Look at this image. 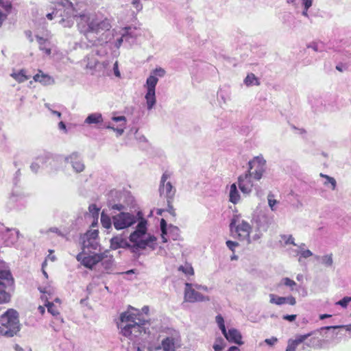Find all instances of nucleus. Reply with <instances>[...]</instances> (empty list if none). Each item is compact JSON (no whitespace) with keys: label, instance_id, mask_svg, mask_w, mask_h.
I'll use <instances>...</instances> for the list:
<instances>
[{"label":"nucleus","instance_id":"obj_1","mask_svg":"<svg viewBox=\"0 0 351 351\" xmlns=\"http://www.w3.org/2000/svg\"><path fill=\"white\" fill-rule=\"evenodd\" d=\"M146 323L145 315L140 311L132 308V311H125L120 315L118 326L124 337L132 338L142 333Z\"/></svg>","mask_w":351,"mask_h":351},{"label":"nucleus","instance_id":"obj_2","mask_svg":"<svg viewBox=\"0 0 351 351\" xmlns=\"http://www.w3.org/2000/svg\"><path fill=\"white\" fill-rule=\"evenodd\" d=\"M73 19H75L78 31L86 38L90 34H98L109 31L111 28L109 19L106 18L99 21L95 15L89 13L77 12L73 14Z\"/></svg>","mask_w":351,"mask_h":351},{"label":"nucleus","instance_id":"obj_3","mask_svg":"<svg viewBox=\"0 0 351 351\" xmlns=\"http://www.w3.org/2000/svg\"><path fill=\"white\" fill-rule=\"evenodd\" d=\"M248 165L247 171L238 178L239 188L244 194H250L252 191V177L256 180L261 179L265 171V160L262 157L256 156L248 162Z\"/></svg>","mask_w":351,"mask_h":351},{"label":"nucleus","instance_id":"obj_4","mask_svg":"<svg viewBox=\"0 0 351 351\" xmlns=\"http://www.w3.org/2000/svg\"><path fill=\"white\" fill-rule=\"evenodd\" d=\"M20 330L19 314L14 309H8L0 317V335L11 337Z\"/></svg>","mask_w":351,"mask_h":351},{"label":"nucleus","instance_id":"obj_5","mask_svg":"<svg viewBox=\"0 0 351 351\" xmlns=\"http://www.w3.org/2000/svg\"><path fill=\"white\" fill-rule=\"evenodd\" d=\"M146 225V221H140L136 226V230L130 234V241L133 243L132 247L134 248L144 250L151 242L156 240L154 236H147Z\"/></svg>","mask_w":351,"mask_h":351},{"label":"nucleus","instance_id":"obj_6","mask_svg":"<svg viewBox=\"0 0 351 351\" xmlns=\"http://www.w3.org/2000/svg\"><path fill=\"white\" fill-rule=\"evenodd\" d=\"M236 219H232L230 225L232 235L240 241L250 242V235L252 230L251 226L246 221H242L238 225H235Z\"/></svg>","mask_w":351,"mask_h":351},{"label":"nucleus","instance_id":"obj_7","mask_svg":"<svg viewBox=\"0 0 351 351\" xmlns=\"http://www.w3.org/2000/svg\"><path fill=\"white\" fill-rule=\"evenodd\" d=\"M14 280L9 271L0 270V304L8 302L10 294L5 291L8 286H12Z\"/></svg>","mask_w":351,"mask_h":351},{"label":"nucleus","instance_id":"obj_8","mask_svg":"<svg viewBox=\"0 0 351 351\" xmlns=\"http://www.w3.org/2000/svg\"><path fill=\"white\" fill-rule=\"evenodd\" d=\"M76 258L80 261L85 267L92 269L93 266L97 265L99 262L101 261L104 256L101 254L93 253L87 250H82L79 253Z\"/></svg>","mask_w":351,"mask_h":351},{"label":"nucleus","instance_id":"obj_9","mask_svg":"<svg viewBox=\"0 0 351 351\" xmlns=\"http://www.w3.org/2000/svg\"><path fill=\"white\" fill-rule=\"evenodd\" d=\"M58 5L64 8V14H61L62 19L60 23L63 24L64 27H71L73 23L71 18H73V14L77 12L73 3L70 0H60L58 2Z\"/></svg>","mask_w":351,"mask_h":351},{"label":"nucleus","instance_id":"obj_10","mask_svg":"<svg viewBox=\"0 0 351 351\" xmlns=\"http://www.w3.org/2000/svg\"><path fill=\"white\" fill-rule=\"evenodd\" d=\"M113 225L117 230L128 228L136 221V217L128 213H120L112 218Z\"/></svg>","mask_w":351,"mask_h":351},{"label":"nucleus","instance_id":"obj_11","mask_svg":"<svg viewBox=\"0 0 351 351\" xmlns=\"http://www.w3.org/2000/svg\"><path fill=\"white\" fill-rule=\"evenodd\" d=\"M158 82V78L154 75H150L146 81L147 92L145 95V99L149 110L152 109L156 104L155 88Z\"/></svg>","mask_w":351,"mask_h":351},{"label":"nucleus","instance_id":"obj_12","mask_svg":"<svg viewBox=\"0 0 351 351\" xmlns=\"http://www.w3.org/2000/svg\"><path fill=\"white\" fill-rule=\"evenodd\" d=\"M184 300L188 302L194 303L197 302L209 301L210 298L208 296H204L201 293L193 289L192 284L186 282L184 289Z\"/></svg>","mask_w":351,"mask_h":351},{"label":"nucleus","instance_id":"obj_13","mask_svg":"<svg viewBox=\"0 0 351 351\" xmlns=\"http://www.w3.org/2000/svg\"><path fill=\"white\" fill-rule=\"evenodd\" d=\"M180 342L179 336L167 337L162 339L161 345L152 351H176V345Z\"/></svg>","mask_w":351,"mask_h":351},{"label":"nucleus","instance_id":"obj_14","mask_svg":"<svg viewBox=\"0 0 351 351\" xmlns=\"http://www.w3.org/2000/svg\"><path fill=\"white\" fill-rule=\"evenodd\" d=\"M160 196L167 200V203L173 202L176 189L170 182L159 186Z\"/></svg>","mask_w":351,"mask_h":351},{"label":"nucleus","instance_id":"obj_15","mask_svg":"<svg viewBox=\"0 0 351 351\" xmlns=\"http://www.w3.org/2000/svg\"><path fill=\"white\" fill-rule=\"evenodd\" d=\"M315 332L316 331H311L304 335H298L295 339H289L285 351H295L300 344L304 343L309 337L315 335Z\"/></svg>","mask_w":351,"mask_h":351},{"label":"nucleus","instance_id":"obj_16","mask_svg":"<svg viewBox=\"0 0 351 351\" xmlns=\"http://www.w3.org/2000/svg\"><path fill=\"white\" fill-rule=\"evenodd\" d=\"M322 330H321V328L319 329L316 330L315 334L311 335L310 337L311 338L309 339H306V340H308V341L306 342V344L308 347L316 349V350L323 348L324 345L326 342V340L321 339L318 336H316V334L317 333L320 334Z\"/></svg>","mask_w":351,"mask_h":351},{"label":"nucleus","instance_id":"obj_17","mask_svg":"<svg viewBox=\"0 0 351 351\" xmlns=\"http://www.w3.org/2000/svg\"><path fill=\"white\" fill-rule=\"evenodd\" d=\"M269 302L276 305H282L288 303L291 306H294L296 304V300L295 298L292 295L288 297H281L275 294H270Z\"/></svg>","mask_w":351,"mask_h":351},{"label":"nucleus","instance_id":"obj_18","mask_svg":"<svg viewBox=\"0 0 351 351\" xmlns=\"http://www.w3.org/2000/svg\"><path fill=\"white\" fill-rule=\"evenodd\" d=\"M223 335L230 342H232L239 345H241L243 343L241 341V335L237 329H229L228 331L226 330L225 333H223Z\"/></svg>","mask_w":351,"mask_h":351},{"label":"nucleus","instance_id":"obj_19","mask_svg":"<svg viewBox=\"0 0 351 351\" xmlns=\"http://www.w3.org/2000/svg\"><path fill=\"white\" fill-rule=\"evenodd\" d=\"M34 82H39L44 86H48L54 83L53 78L48 74L44 73L41 70H38V73L34 75Z\"/></svg>","mask_w":351,"mask_h":351},{"label":"nucleus","instance_id":"obj_20","mask_svg":"<svg viewBox=\"0 0 351 351\" xmlns=\"http://www.w3.org/2000/svg\"><path fill=\"white\" fill-rule=\"evenodd\" d=\"M10 76L18 83H23L29 79V76L26 75V71L23 69L12 72Z\"/></svg>","mask_w":351,"mask_h":351},{"label":"nucleus","instance_id":"obj_21","mask_svg":"<svg viewBox=\"0 0 351 351\" xmlns=\"http://www.w3.org/2000/svg\"><path fill=\"white\" fill-rule=\"evenodd\" d=\"M98 246L97 241L83 238L82 250L91 252L93 250H97Z\"/></svg>","mask_w":351,"mask_h":351},{"label":"nucleus","instance_id":"obj_22","mask_svg":"<svg viewBox=\"0 0 351 351\" xmlns=\"http://www.w3.org/2000/svg\"><path fill=\"white\" fill-rule=\"evenodd\" d=\"M230 202L236 204L240 199V195L237 191V185L235 183L231 184L230 190Z\"/></svg>","mask_w":351,"mask_h":351},{"label":"nucleus","instance_id":"obj_23","mask_svg":"<svg viewBox=\"0 0 351 351\" xmlns=\"http://www.w3.org/2000/svg\"><path fill=\"white\" fill-rule=\"evenodd\" d=\"M36 38L38 43L39 49L45 51L46 54L50 55L51 53V49L45 47L46 44L48 43V40L40 36H36Z\"/></svg>","mask_w":351,"mask_h":351},{"label":"nucleus","instance_id":"obj_24","mask_svg":"<svg viewBox=\"0 0 351 351\" xmlns=\"http://www.w3.org/2000/svg\"><path fill=\"white\" fill-rule=\"evenodd\" d=\"M71 162L72 166L73 169L77 172H82L84 169V165L82 163V162L78 159L77 156H71Z\"/></svg>","mask_w":351,"mask_h":351},{"label":"nucleus","instance_id":"obj_25","mask_svg":"<svg viewBox=\"0 0 351 351\" xmlns=\"http://www.w3.org/2000/svg\"><path fill=\"white\" fill-rule=\"evenodd\" d=\"M103 119L100 113H93L89 114L85 120V122L88 124L99 123L102 122Z\"/></svg>","mask_w":351,"mask_h":351},{"label":"nucleus","instance_id":"obj_26","mask_svg":"<svg viewBox=\"0 0 351 351\" xmlns=\"http://www.w3.org/2000/svg\"><path fill=\"white\" fill-rule=\"evenodd\" d=\"M244 82L246 86H252L253 84L258 86L260 85V82L258 79L255 76L253 73L248 74L245 79L244 80Z\"/></svg>","mask_w":351,"mask_h":351},{"label":"nucleus","instance_id":"obj_27","mask_svg":"<svg viewBox=\"0 0 351 351\" xmlns=\"http://www.w3.org/2000/svg\"><path fill=\"white\" fill-rule=\"evenodd\" d=\"M178 270L184 273L186 276H193L194 270L191 264L186 263L184 265H180Z\"/></svg>","mask_w":351,"mask_h":351},{"label":"nucleus","instance_id":"obj_28","mask_svg":"<svg viewBox=\"0 0 351 351\" xmlns=\"http://www.w3.org/2000/svg\"><path fill=\"white\" fill-rule=\"evenodd\" d=\"M281 285L289 287L291 290H293L294 287L296 286V282L289 278H284L282 279L280 283L278 285V287H280Z\"/></svg>","mask_w":351,"mask_h":351},{"label":"nucleus","instance_id":"obj_29","mask_svg":"<svg viewBox=\"0 0 351 351\" xmlns=\"http://www.w3.org/2000/svg\"><path fill=\"white\" fill-rule=\"evenodd\" d=\"M45 305L47 307L48 312L51 313L52 315L56 316L59 315V309L57 308L56 306L54 305L53 302L47 301Z\"/></svg>","mask_w":351,"mask_h":351},{"label":"nucleus","instance_id":"obj_30","mask_svg":"<svg viewBox=\"0 0 351 351\" xmlns=\"http://www.w3.org/2000/svg\"><path fill=\"white\" fill-rule=\"evenodd\" d=\"M99 232L97 230H88L84 235L83 238L97 241Z\"/></svg>","mask_w":351,"mask_h":351},{"label":"nucleus","instance_id":"obj_31","mask_svg":"<svg viewBox=\"0 0 351 351\" xmlns=\"http://www.w3.org/2000/svg\"><path fill=\"white\" fill-rule=\"evenodd\" d=\"M101 222L105 228H109L111 227L112 222L110 218L105 215L104 213H101Z\"/></svg>","mask_w":351,"mask_h":351},{"label":"nucleus","instance_id":"obj_32","mask_svg":"<svg viewBox=\"0 0 351 351\" xmlns=\"http://www.w3.org/2000/svg\"><path fill=\"white\" fill-rule=\"evenodd\" d=\"M215 320L222 333H225L226 328L225 326L223 317L221 315H217L215 317Z\"/></svg>","mask_w":351,"mask_h":351},{"label":"nucleus","instance_id":"obj_33","mask_svg":"<svg viewBox=\"0 0 351 351\" xmlns=\"http://www.w3.org/2000/svg\"><path fill=\"white\" fill-rule=\"evenodd\" d=\"M267 199H268V204H269L271 210L273 211L275 210H276L275 205L277 204L278 203V202L274 199V195L272 194L271 193H269L267 196Z\"/></svg>","mask_w":351,"mask_h":351},{"label":"nucleus","instance_id":"obj_34","mask_svg":"<svg viewBox=\"0 0 351 351\" xmlns=\"http://www.w3.org/2000/svg\"><path fill=\"white\" fill-rule=\"evenodd\" d=\"M320 176L323 177V178H325L326 180H327V182H325V184H327L328 183H330L331 184V189L332 190H334L336 187V181L335 180L332 178V177H330L327 175H324L323 173H320Z\"/></svg>","mask_w":351,"mask_h":351},{"label":"nucleus","instance_id":"obj_35","mask_svg":"<svg viewBox=\"0 0 351 351\" xmlns=\"http://www.w3.org/2000/svg\"><path fill=\"white\" fill-rule=\"evenodd\" d=\"M5 12V14H7V15L10 13L11 10H12V3L10 2V1H4L3 0L2 1V3L0 5Z\"/></svg>","mask_w":351,"mask_h":351},{"label":"nucleus","instance_id":"obj_36","mask_svg":"<svg viewBox=\"0 0 351 351\" xmlns=\"http://www.w3.org/2000/svg\"><path fill=\"white\" fill-rule=\"evenodd\" d=\"M350 301H351V297L346 296L343 299H341V300L338 301L336 303V304L337 305H339V306H342L343 308H346Z\"/></svg>","mask_w":351,"mask_h":351},{"label":"nucleus","instance_id":"obj_37","mask_svg":"<svg viewBox=\"0 0 351 351\" xmlns=\"http://www.w3.org/2000/svg\"><path fill=\"white\" fill-rule=\"evenodd\" d=\"M322 262L326 266H331L333 263L332 254H328L322 257Z\"/></svg>","mask_w":351,"mask_h":351},{"label":"nucleus","instance_id":"obj_38","mask_svg":"<svg viewBox=\"0 0 351 351\" xmlns=\"http://www.w3.org/2000/svg\"><path fill=\"white\" fill-rule=\"evenodd\" d=\"M345 328L346 330L351 331V324L346 325V326H324L321 328V330H330L332 328Z\"/></svg>","mask_w":351,"mask_h":351},{"label":"nucleus","instance_id":"obj_39","mask_svg":"<svg viewBox=\"0 0 351 351\" xmlns=\"http://www.w3.org/2000/svg\"><path fill=\"white\" fill-rule=\"evenodd\" d=\"M89 211L93 213V217L97 219L99 216V209L95 204H92L88 208Z\"/></svg>","mask_w":351,"mask_h":351},{"label":"nucleus","instance_id":"obj_40","mask_svg":"<svg viewBox=\"0 0 351 351\" xmlns=\"http://www.w3.org/2000/svg\"><path fill=\"white\" fill-rule=\"evenodd\" d=\"M54 252V251L53 250H49V255L47 256V258L45 259V261L43 262V267H44L46 264H47V259L50 260L51 261L53 262L56 261V258L54 255H53V253Z\"/></svg>","mask_w":351,"mask_h":351},{"label":"nucleus","instance_id":"obj_41","mask_svg":"<svg viewBox=\"0 0 351 351\" xmlns=\"http://www.w3.org/2000/svg\"><path fill=\"white\" fill-rule=\"evenodd\" d=\"M133 7L137 10V12H140L143 9V5L141 3L140 0H132L131 2Z\"/></svg>","mask_w":351,"mask_h":351},{"label":"nucleus","instance_id":"obj_42","mask_svg":"<svg viewBox=\"0 0 351 351\" xmlns=\"http://www.w3.org/2000/svg\"><path fill=\"white\" fill-rule=\"evenodd\" d=\"M226 245L232 252H234V248L239 245V243L237 242L232 241H227Z\"/></svg>","mask_w":351,"mask_h":351},{"label":"nucleus","instance_id":"obj_43","mask_svg":"<svg viewBox=\"0 0 351 351\" xmlns=\"http://www.w3.org/2000/svg\"><path fill=\"white\" fill-rule=\"evenodd\" d=\"M282 238L285 240V244H292L293 245H295L294 243V239L291 235L287 237L285 235L282 236Z\"/></svg>","mask_w":351,"mask_h":351},{"label":"nucleus","instance_id":"obj_44","mask_svg":"<svg viewBox=\"0 0 351 351\" xmlns=\"http://www.w3.org/2000/svg\"><path fill=\"white\" fill-rule=\"evenodd\" d=\"M112 120L114 121H123L122 126L125 128V125L126 124V118L124 116H119V117H113Z\"/></svg>","mask_w":351,"mask_h":351},{"label":"nucleus","instance_id":"obj_45","mask_svg":"<svg viewBox=\"0 0 351 351\" xmlns=\"http://www.w3.org/2000/svg\"><path fill=\"white\" fill-rule=\"evenodd\" d=\"M160 229L162 234H167V223L164 219L160 221Z\"/></svg>","mask_w":351,"mask_h":351},{"label":"nucleus","instance_id":"obj_46","mask_svg":"<svg viewBox=\"0 0 351 351\" xmlns=\"http://www.w3.org/2000/svg\"><path fill=\"white\" fill-rule=\"evenodd\" d=\"M173 203L171 202V204L167 203V212H169L171 215L175 216L176 215V210L173 206Z\"/></svg>","mask_w":351,"mask_h":351},{"label":"nucleus","instance_id":"obj_47","mask_svg":"<svg viewBox=\"0 0 351 351\" xmlns=\"http://www.w3.org/2000/svg\"><path fill=\"white\" fill-rule=\"evenodd\" d=\"M278 341V339L276 337H271L270 339H266L265 342L269 346H274Z\"/></svg>","mask_w":351,"mask_h":351},{"label":"nucleus","instance_id":"obj_48","mask_svg":"<svg viewBox=\"0 0 351 351\" xmlns=\"http://www.w3.org/2000/svg\"><path fill=\"white\" fill-rule=\"evenodd\" d=\"M169 175L167 172L164 173L161 177L160 185L165 184L167 182V180L169 178Z\"/></svg>","mask_w":351,"mask_h":351},{"label":"nucleus","instance_id":"obj_49","mask_svg":"<svg viewBox=\"0 0 351 351\" xmlns=\"http://www.w3.org/2000/svg\"><path fill=\"white\" fill-rule=\"evenodd\" d=\"M296 315H285L282 318L289 322H293L296 319Z\"/></svg>","mask_w":351,"mask_h":351},{"label":"nucleus","instance_id":"obj_50","mask_svg":"<svg viewBox=\"0 0 351 351\" xmlns=\"http://www.w3.org/2000/svg\"><path fill=\"white\" fill-rule=\"evenodd\" d=\"M153 73L155 74V75H157L160 77H162L165 75V71L162 68H159V69H156Z\"/></svg>","mask_w":351,"mask_h":351},{"label":"nucleus","instance_id":"obj_51","mask_svg":"<svg viewBox=\"0 0 351 351\" xmlns=\"http://www.w3.org/2000/svg\"><path fill=\"white\" fill-rule=\"evenodd\" d=\"M312 252L309 250H306L302 252L301 255L304 258H308L312 256Z\"/></svg>","mask_w":351,"mask_h":351},{"label":"nucleus","instance_id":"obj_52","mask_svg":"<svg viewBox=\"0 0 351 351\" xmlns=\"http://www.w3.org/2000/svg\"><path fill=\"white\" fill-rule=\"evenodd\" d=\"M304 8L306 10H308V9L312 5L313 0H303Z\"/></svg>","mask_w":351,"mask_h":351},{"label":"nucleus","instance_id":"obj_53","mask_svg":"<svg viewBox=\"0 0 351 351\" xmlns=\"http://www.w3.org/2000/svg\"><path fill=\"white\" fill-rule=\"evenodd\" d=\"M49 231L55 232V233L58 234V235L63 237V234L60 232V231L57 228H51L49 230Z\"/></svg>","mask_w":351,"mask_h":351},{"label":"nucleus","instance_id":"obj_54","mask_svg":"<svg viewBox=\"0 0 351 351\" xmlns=\"http://www.w3.org/2000/svg\"><path fill=\"white\" fill-rule=\"evenodd\" d=\"M38 312H39L42 315H43L45 314V307H44V306H39L38 307Z\"/></svg>","mask_w":351,"mask_h":351},{"label":"nucleus","instance_id":"obj_55","mask_svg":"<svg viewBox=\"0 0 351 351\" xmlns=\"http://www.w3.org/2000/svg\"><path fill=\"white\" fill-rule=\"evenodd\" d=\"M58 127L60 130H64L66 131V125L65 123L63 122V121H60L59 123H58Z\"/></svg>","mask_w":351,"mask_h":351},{"label":"nucleus","instance_id":"obj_56","mask_svg":"<svg viewBox=\"0 0 351 351\" xmlns=\"http://www.w3.org/2000/svg\"><path fill=\"white\" fill-rule=\"evenodd\" d=\"M213 348L215 351H221L222 350V346L218 344H215L213 346Z\"/></svg>","mask_w":351,"mask_h":351},{"label":"nucleus","instance_id":"obj_57","mask_svg":"<svg viewBox=\"0 0 351 351\" xmlns=\"http://www.w3.org/2000/svg\"><path fill=\"white\" fill-rule=\"evenodd\" d=\"M57 12H53L51 13H49L47 14V18L49 19V20H52L53 19V14H56Z\"/></svg>","mask_w":351,"mask_h":351},{"label":"nucleus","instance_id":"obj_58","mask_svg":"<svg viewBox=\"0 0 351 351\" xmlns=\"http://www.w3.org/2000/svg\"><path fill=\"white\" fill-rule=\"evenodd\" d=\"M332 315H329V314H322L319 315V319H324L326 318H329Z\"/></svg>","mask_w":351,"mask_h":351},{"label":"nucleus","instance_id":"obj_59","mask_svg":"<svg viewBox=\"0 0 351 351\" xmlns=\"http://www.w3.org/2000/svg\"><path fill=\"white\" fill-rule=\"evenodd\" d=\"M114 74L116 76H118V77L120 76V73L117 69V62L114 64Z\"/></svg>","mask_w":351,"mask_h":351},{"label":"nucleus","instance_id":"obj_60","mask_svg":"<svg viewBox=\"0 0 351 351\" xmlns=\"http://www.w3.org/2000/svg\"><path fill=\"white\" fill-rule=\"evenodd\" d=\"M227 351H239V348L237 346H231Z\"/></svg>","mask_w":351,"mask_h":351},{"label":"nucleus","instance_id":"obj_61","mask_svg":"<svg viewBox=\"0 0 351 351\" xmlns=\"http://www.w3.org/2000/svg\"><path fill=\"white\" fill-rule=\"evenodd\" d=\"M52 113L55 115H56L57 117H58L59 118L61 117V113L58 111H56V110H52Z\"/></svg>","mask_w":351,"mask_h":351},{"label":"nucleus","instance_id":"obj_62","mask_svg":"<svg viewBox=\"0 0 351 351\" xmlns=\"http://www.w3.org/2000/svg\"><path fill=\"white\" fill-rule=\"evenodd\" d=\"M336 69H337V70H338L339 71H342V69H341V67L339 65H337L336 66Z\"/></svg>","mask_w":351,"mask_h":351},{"label":"nucleus","instance_id":"obj_63","mask_svg":"<svg viewBox=\"0 0 351 351\" xmlns=\"http://www.w3.org/2000/svg\"><path fill=\"white\" fill-rule=\"evenodd\" d=\"M117 132H118L119 134H122V133L123 132V128H122V129H117Z\"/></svg>","mask_w":351,"mask_h":351},{"label":"nucleus","instance_id":"obj_64","mask_svg":"<svg viewBox=\"0 0 351 351\" xmlns=\"http://www.w3.org/2000/svg\"><path fill=\"white\" fill-rule=\"evenodd\" d=\"M288 3H293L295 2V0H287Z\"/></svg>","mask_w":351,"mask_h":351}]
</instances>
